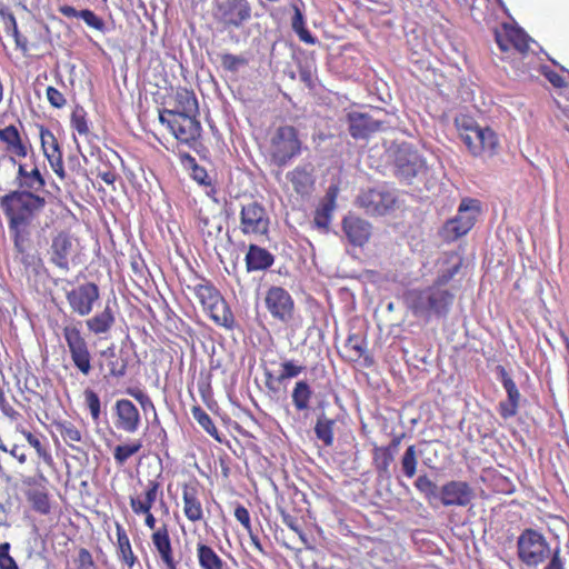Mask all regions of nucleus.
<instances>
[{"label": "nucleus", "mask_w": 569, "mask_h": 569, "mask_svg": "<svg viewBox=\"0 0 569 569\" xmlns=\"http://www.w3.org/2000/svg\"><path fill=\"white\" fill-rule=\"evenodd\" d=\"M17 187L0 198V208L6 219L37 221L48 204L46 187L30 174L19 181Z\"/></svg>", "instance_id": "obj_1"}, {"label": "nucleus", "mask_w": 569, "mask_h": 569, "mask_svg": "<svg viewBox=\"0 0 569 569\" xmlns=\"http://www.w3.org/2000/svg\"><path fill=\"white\" fill-rule=\"evenodd\" d=\"M453 124L471 157L487 160L498 154L500 139L492 128L481 126L472 117L462 113L455 117Z\"/></svg>", "instance_id": "obj_2"}, {"label": "nucleus", "mask_w": 569, "mask_h": 569, "mask_svg": "<svg viewBox=\"0 0 569 569\" xmlns=\"http://www.w3.org/2000/svg\"><path fill=\"white\" fill-rule=\"evenodd\" d=\"M455 301V293L446 288L429 286L412 290L407 295V302L413 315L426 320L445 319Z\"/></svg>", "instance_id": "obj_3"}, {"label": "nucleus", "mask_w": 569, "mask_h": 569, "mask_svg": "<svg viewBox=\"0 0 569 569\" xmlns=\"http://www.w3.org/2000/svg\"><path fill=\"white\" fill-rule=\"evenodd\" d=\"M211 14L223 29H239L251 20L249 0H212Z\"/></svg>", "instance_id": "obj_4"}, {"label": "nucleus", "mask_w": 569, "mask_h": 569, "mask_svg": "<svg viewBox=\"0 0 569 569\" xmlns=\"http://www.w3.org/2000/svg\"><path fill=\"white\" fill-rule=\"evenodd\" d=\"M517 552L521 562L537 567L549 558L551 549L540 531L527 528L517 539Z\"/></svg>", "instance_id": "obj_5"}, {"label": "nucleus", "mask_w": 569, "mask_h": 569, "mask_svg": "<svg viewBox=\"0 0 569 569\" xmlns=\"http://www.w3.org/2000/svg\"><path fill=\"white\" fill-rule=\"evenodd\" d=\"M398 190L388 184H379L363 190L358 197V204L367 213L372 216H385L398 207Z\"/></svg>", "instance_id": "obj_6"}, {"label": "nucleus", "mask_w": 569, "mask_h": 569, "mask_svg": "<svg viewBox=\"0 0 569 569\" xmlns=\"http://www.w3.org/2000/svg\"><path fill=\"white\" fill-rule=\"evenodd\" d=\"M301 151V141L292 126L279 127L270 140V157L274 164L283 167Z\"/></svg>", "instance_id": "obj_7"}, {"label": "nucleus", "mask_w": 569, "mask_h": 569, "mask_svg": "<svg viewBox=\"0 0 569 569\" xmlns=\"http://www.w3.org/2000/svg\"><path fill=\"white\" fill-rule=\"evenodd\" d=\"M193 292L202 307L210 311V316L217 325L228 329L233 327V315L213 286L208 282L198 283L193 287Z\"/></svg>", "instance_id": "obj_8"}, {"label": "nucleus", "mask_w": 569, "mask_h": 569, "mask_svg": "<svg viewBox=\"0 0 569 569\" xmlns=\"http://www.w3.org/2000/svg\"><path fill=\"white\" fill-rule=\"evenodd\" d=\"M62 332L74 367L83 376H89L92 370V357L88 342L82 336L80 328L78 325L71 322L63 327Z\"/></svg>", "instance_id": "obj_9"}, {"label": "nucleus", "mask_w": 569, "mask_h": 569, "mask_svg": "<svg viewBox=\"0 0 569 569\" xmlns=\"http://www.w3.org/2000/svg\"><path fill=\"white\" fill-rule=\"evenodd\" d=\"M396 176L406 183L422 178L427 172V163L416 150L408 146L401 147L395 158Z\"/></svg>", "instance_id": "obj_10"}, {"label": "nucleus", "mask_w": 569, "mask_h": 569, "mask_svg": "<svg viewBox=\"0 0 569 569\" xmlns=\"http://www.w3.org/2000/svg\"><path fill=\"white\" fill-rule=\"evenodd\" d=\"M479 201L476 199H462L458 207L457 216L445 223L443 230L452 239L465 236L473 227L479 214Z\"/></svg>", "instance_id": "obj_11"}, {"label": "nucleus", "mask_w": 569, "mask_h": 569, "mask_svg": "<svg viewBox=\"0 0 569 569\" xmlns=\"http://www.w3.org/2000/svg\"><path fill=\"white\" fill-rule=\"evenodd\" d=\"M270 219L266 208L250 201L242 204L240 211V230L243 234L264 236L268 233Z\"/></svg>", "instance_id": "obj_12"}, {"label": "nucleus", "mask_w": 569, "mask_h": 569, "mask_svg": "<svg viewBox=\"0 0 569 569\" xmlns=\"http://www.w3.org/2000/svg\"><path fill=\"white\" fill-rule=\"evenodd\" d=\"M9 232L13 241V248L19 260L26 267L34 264L37 257L30 252L31 227L34 221L7 220Z\"/></svg>", "instance_id": "obj_13"}, {"label": "nucleus", "mask_w": 569, "mask_h": 569, "mask_svg": "<svg viewBox=\"0 0 569 569\" xmlns=\"http://www.w3.org/2000/svg\"><path fill=\"white\" fill-rule=\"evenodd\" d=\"M67 301L72 312L80 317L90 315L94 303L100 298V291L96 283H82L66 293Z\"/></svg>", "instance_id": "obj_14"}, {"label": "nucleus", "mask_w": 569, "mask_h": 569, "mask_svg": "<svg viewBox=\"0 0 569 569\" xmlns=\"http://www.w3.org/2000/svg\"><path fill=\"white\" fill-rule=\"evenodd\" d=\"M264 303L271 316L287 323L292 319L295 303L287 290L281 287H271L264 298Z\"/></svg>", "instance_id": "obj_15"}, {"label": "nucleus", "mask_w": 569, "mask_h": 569, "mask_svg": "<svg viewBox=\"0 0 569 569\" xmlns=\"http://www.w3.org/2000/svg\"><path fill=\"white\" fill-rule=\"evenodd\" d=\"M438 500L445 507H467L472 501L473 489L466 481L451 480L440 487Z\"/></svg>", "instance_id": "obj_16"}, {"label": "nucleus", "mask_w": 569, "mask_h": 569, "mask_svg": "<svg viewBox=\"0 0 569 569\" xmlns=\"http://www.w3.org/2000/svg\"><path fill=\"white\" fill-rule=\"evenodd\" d=\"M114 426L118 430L134 433L141 425V415L136 405L128 399H118L113 407Z\"/></svg>", "instance_id": "obj_17"}, {"label": "nucleus", "mask_w": 569, "mask_h": 569, "mask_svg": "<svg viewBox=\"0 0 569 569\" xmlns=\"http://www.w3.org/2000/svg\"><path fill=\"white\" fill-rule=\"evenodd\" d=\"M169 129L172 134L184 143L196 141L201 134V124L198 114H169Z\"/></svg>", "instance_id": "obj_18"}, {"label": "nucleus", "mask_w": 569, "mask_h": 569, "mask_svg": "<svg viewBox=\"0 0 569 569\" xmlns=\"http://www.w3.org/2000/svg\"><path fill=\"white\" fill-rule=\"evenodd\" d=\"M73 251V241L71 236L66 231L58 232L50 246V261L63 271H69V257Z\"/></svg>", "instance_id": "obj_19"}, {"label": "nucleus", "mask_w": 569, "mask_h": 569, "mask_svg": "<svg viewBox=\"0 0 569 569\" xmlns=\"http://www.w3.org/2000/svg\"><path fill=\"white\" fill-rule=\"evenodd\" d=\"M353 519L339 518L336 531L338 535L337 550L335 553L341 558H347L350 566L352 565L353 542L356 536L353 535Z\"/></svg>", "instance_id": "obj_20"}, {"label": "nucleus", "mask_w": 569, "mask_h": 569, "mask_svg": "<svg viewBox=\"0 0 569 569\" xmlns=\"http://www.w3.org/2000/svg\"><path fill=\"white\" fill-rule=\"evenodd\" d=\"M274 262V257L264 248L250 244L246 254V267L249 272L266 270Z\"/></svg>", "instance_id": "obj_21"}, {"label": "nucleus", "mask_w": 569, "mask_h": 569, "mask_svg": "<svg viewBox=\"0 0 569 569\" xmlns=\"http://www.w3.org/2000/svg\"><path fill=\"white\" fill-rule=\"evenodd\" d=\"M114 323L116 317L109 303L106 305L101 312L86 320L88 330L96 336L107 335Z\"/></svg>", "instance_id": "obj_22"}, {"label": "nucleus", "mask_w": 569, "mask_h": 569, "mask_svg": "<svg viewBox=\"0 0 569 569\" xmlns=\"http://www.w3.org/2000/svg\"><path fill=\"white\" fill-rule=\"evenodd\" d=\"M176 107L169 114H199L198 100L193 91L179 88L174 94Z\"/></svg>", "instance_id": "obj_23"}, {"label": "nucleus", "mask_w": 569, "mask_h": 569, "mask_svg": "<svg viewBox=\"0 0 569 569\" xmlns=\"http://www.w3.org/2000/svg\"><path fill=\"white\" fill-rule=\"evenodd\" d=\"M117 540L119 560L127 565L128 569H134L136 567L142 569L137 556L132 551L126 530L119 523L117 525Z\"/></svg>", "instance_id": "obj_24"}, {"label": "nucleus", "mask_w": 569, "mask_h": 569, "mask_svg": "<svg viewBox=\"0 0 569 569\" xmlns=\"http://www.w3.org/2000/svg\"><path fill=\"white\" fill-rule=\"evenodd\" d=\"M182 500L186 517L192 522L200 521L203 518V510L197 496V489L194 487L184 486Z\"/></svg>", "instance_id": "obj_25"}, {"label": "nucleus", "mask_w": 569, "mask_h": 569, "mask_svg": "<svg viewBox=\"0 0 569 569\" xmlns=\"http://www.w3.org/2000/svg\"><path fill=\"white\" fill-rule=\"evenodd\" d=\"M0 141L6 143L7 151L14 156L24 158L28 153L18 129L12 124L0 129Z\"/></svg>", "instance_id": "obj_26"}, {"label": "nucleus", "mask_w": 569, "mask_h": 569, "mask_svg": "<svg viewBox=\"0 0 569 569\" xmlns=\"http://www.w3.org/2000/svg\"><path fill=\"white\" fill-rule=\"evenodd\" d=\"M40 140L43 153L47 157L50 166L54 168L56 164H60V156H62V153L54 134L49 129L41 127Z\"/></svg>", "instance_id": "obj_27"}, {"label": "nucleus", "mask_w": 569, "mask_h": 569, "mask_svg": "<svg viewBox=\"0 0 569 569\" xmlns=\"http://www.w3.org/2000/svg\"><path fill=\"white\" fill-rule=\"evenodd\" d=\"M160 490V483L154 480H149L147 485V491L143 499L130 498V506L134 513H148L152 505L156 502Z\"/></svg>", "instance_id": "obj_28"}, {"label": "nucleus", "mask_w": 569, "mask_h": 569, "mask_svg": "<svg viewBox=\"0 0 569 569\" xmlns=\"http://www.w3.org/2000/svg\"><path fill=\"white\" fill-rule=\"evenodd\" d=\"M197 558L201 569H224L226 562L219 555L204 543L197 545Z\"/></svg>", "instance_id": "obj_29"}, {"label": "nucleus", "mask_w": 569, "mask_h": 569, "mask_svg": "<svg viewBox=\"0 0 569 569\" xmlns=\"http://www.w3.org/2000/svg\"><path fill=\"white\" fill-rule=\"evenodd\" d=\"M151 540L162 561L173 558V550L167 526L157 529L152 533Z\"/></svg>", "instance_id": "obj_30"}, {"label": "nucleus", "mask_w": 569, "mask_h": 569, "mask_svg": "<svg viewBox=\"0 0 569 569\" xmlns=\"http://www.w3.org/2000/svg\"><path fill=\"white\" fill-rule=\"evenodd\" d=\"M288 179L296 192L301 194L307 193L313 183L311 172L307 167H297L288 173Z\"/></svg>", "instance_id": "obj_31"}, {"label": "nucleus", "mask_w": 569, "mask_h": 569, "mask_svg": "<svg viewBox=\"0 0 569 569\" xmlns=\"http://www.w3.org/2000/svg\"><path fill=\"white\" fill-rule=\"evenodd\" d=\"M413 486L430 505L438 500L440 488L428 475H419Z\"/></svg>", "instance_id": "obj_32"}, {"label": "nucleus", "mask_w": 569, "mask_h": 569, "mask_svg": "<svg viewBox=\"0 0 569 569\" xmlns=\"http://www.w3.org/2000/svg\"><path fill=\"white\" fill-rule=\"evenodd\" d=\"M335 209V196L328 192L327 198L320 203L315 214V224L318 228H327L330 223L331 213Z\"/></svg>", "instance_id": "obj_33"}, {"label": "nucleus", "mask_w": 569, "mask_h": 569, "mask_svg": "<svg viewBox=\"0 0 569 569\" xmlns=\"http://www.w3.org/2000/svg\"><path fill=\"white\" fill-rule=\"evenodd\" d=\"M57 430L60 432L63 441L74 450L79 448L74 445L76 442L82 441L81 431L70 421H62L57 423Z\"/></svg>", "instance_id": "obj_34"}, {"label": "nucleus", "mask_w": 569, "mask_h": 569, "mask_svg": "<svg viewBox=\"0 0 569 569\" xmlns=\"http://www.w3.org/2000/svg\"><path fill=\"white\" fill-rule=\"evenodd\" d=\"M496 370L498 375V380L501 382L503 389L507 392V400L519 403L521 397L520 392L515 381L507 372L506 368L502 366H498Z\"/></svg>", "instance_id": "obj_35"}, {"label": "nucleus", "mask_w": 569, "mask_h": 569, "mask_svg": "<svg viewBox=\"0 0 569 569\" xmlns=\"http://www.w3.org/2000/svg\"><path fill=\"white\" fill-rule=\"evenodd\" d=\"M311 389L309 385L301 380L296 383V387L292 391V402L298 410H305L309 407V401L311 398Z\"/></svg>", "instance_id": "obj_36"}, {"label": "nucleus", "mask_w": 569, "mask_h": 569, "mask_svg": "<svg viewBox=\"0 0 569 569\" xmlns=\"http://www.w3.org/2000/svg\"><path fill=\"white\" fill-rule=\"evenodd\" d=\"M28 499L37 512L41 515H48L50 512L49 497L46 491L32 489L28 492Z\"/></svg>", "instance_id": "obj_37"}, {"label": "nucleus", "mask_w": 569, "mask_h": 569, "mask_svg": "<svg viewBox=\"0 0 569 569\" xmlns=\"http://www.w3.org/2000/svg\"><path fill=\"white\" fill-rule=\"evenodd\" d=\"M192 416L194 420L216 440L221 441L219 438L218 429L216 428L210 416L200 407H194L192 409Z\"/></svg>", "instance_id": "obj_38"}, {"label": "nucleus", "mask_w": 569, "mask_h": 569, "mask_svg": "<svg viewBox=\"0 0 569 569\" xmlns=\"http://www.w3.org/2000/svg\"><path fill=\"white\" fill-rule=\"evenodd\" d=\"M417 451L416 446L411 445L409 446L402 458H401V468L402 472L407 478H412L416 475L417 471Z\"/></svg>", "instance_id": "obj_39"}, {"label": "nucleus", "mask_w": 569, "mask_h": 569, "mask_svg": "<svg viewBox=\"0 0 569 569\" xmlns=\"http://www.w3.org/2000/svg\"><path fill=\"white\" fill-rule=\"evenodd\" d=\"M142 448V442L136 440L130 445H121L114 448L113 457L119 465H123L131 456Z\"/></svg>", "instance_id": "obj_40"}, {"label": "nucleus", "mask_w": 569, "mask_h": 569, "mask_svg": "<svg viewBox=\"0 0 569 569\" xmlns=\"http://www.w3.org/2000/svg\"><path fill=\"white\" fill-rule=\"evenodd\" d=\"M393 455L389 449L377 448L375 450V463L380 475L388 473L389 467L393 461Z\"/></svg>", "instance_id": "obj_41"}, {"label": "nucleus", "mask_w": 569, "mask_h": 569, "mask_svg": "<svg viewBox=\"0 0 569 569\" xmlns=\"http://www.w3.org/2000/svg\"><path fill=\"white\" fill-rule=\"evenodd\" d=\"M220 63L222 68L230 72H237L241 67L248 63L247 59L242 56H236L232 53L219 54Z\"/></svg>", "instance_id": "obj_42"}, {"label": "nucleus", "mask_w": 569, "mask_h": 569, "mask_svg": "<svg viewBox=\"0 0 569 569\" xmlns=\"http://www.w3.org/2000/svg\"><path fill=\"white\" fill-rule=\"evenodd\" d=\"M108 376L111 378L120 379L126 376L128 368V359L123 357H116L107 361Z\"/></svg>", "instance_id": "obj_43"}, {"label": "nucleus", "mask_w": 569, "mask_h": 569, "mask_svg": "<svg viewBox=\"0 0 569 569\" xmlns=\"http://www.w3.org/2000/svg\"><path fill=\"white\" fill-rule=\"evenodd\" d=\"M84 402L90 410L91 417L94 421H98L101 413V405L99 396L91 389H86L83 392Z\"/></svg>", "instance_id": "obj_44"}, {"label": "nucleus", "mask_w": 569, "mask_h": 569, "mask_svg": "<svg viewBox=\"0 0 569 569\" xmlns=\"http://www.w3.org/2000/svg\"><path fill=\"white\" fill-rule=\"evenodd\" d=\"M509 38L515 48L521 53L527 52L530 49V42H533V40L521 29H517L511 32Z\"/></svg>", "instance_id": "obj_45"}, {"label": "nucleus", "mask_w": 569, "mask_h": 569, "mask_svg": "<svg viewBox=\"0 0 569 569\" xmlns=\"http://www.w3.org/2000/svg\"><path fill=\"white\" fill-rule=\"evenodd\" d=\"M71 124L79 134H88L89 126L86 119V111L82 107H76L71 114Z\"/></svg>", "instance_id": "obj_46"}, {"label": "nucleus", "mask_w": 569, "mask_h": 569, "mask_svg": "<svg viewBox=\"0 0 569 569\" xmlns=\"http://www.w3.org/2000/svg\"><path fill=\"white\" fill-rule=\"evenodd\" d=\"M80 19H82L90 28L100 32H106L104 21L89 9L80 10Z\"/></svg>", "instance_id": "obj_47"}, {"label": "nucleus", "mask_w": 569, "mask_h": 569, "mask_svg": "<svg viewBox=\"0 0 569 569\" xmlns=\"http://www.w3.org/2000/svg\"><path fill=\"white\" fill-rule=\"evenodd\" d=\"M24 436H26V439H27L28 443L30 446H32L37 450L38 456L40 458H42V460L46 463L50 465L52 462V457L48 452V450L42 446V443L39 440V438L33 436L31 432H24Z\"/></svg>", "instance_id": "obj_48"}, {"label": "nucleus", "mask_w": 569, "mask_h": 569, "mask_svg": "<svg viewBox=\"0 0 569 569\" xmlns=\"http://www.w3.org/2000/svg\"><path fill=\"white\" fill-rule=\"evenodd\" d=\"M189 162L191 167V176L193 180H196L199 184L209 186L211 183L210 178L208 176L207 170L203 167H200L194 158L189 157Z\"/></svg>", "instance_id": "obj_49"}, {"label": "nucleus", "mask_w": 569, "mask_h": 569, "mask_svg": "<svg viewBox=\"0 0 569 569\" xmlns=\"http://www.w3.org/2000/svg\"><path fill=\"white\" fill-rule=\"evenodd\" d=\"M10 543L0 545V569H19L14 559L9 555Z\"/></svg>", "instance_id": "obj_50"}, {"label": "nucleus", "mask_w": 569, "mask_h": 569, "mask_svg": "<svg viewBox=\"0 0 569 569\" xmlns=\"http://www.w3.org/2000/svg\"><path fill=\"white\" fill-rule=\"evenodd\" d=\"M303 370V367L296 365L292 361H286L281 363V372L278 377V380L281 382L286 379L295 378L300 375Z\"/></svg>", "instance_id": "obj_51"}, {"label": "nucleus", "mask_w": 569, "mask_h": 569, "mask_svg": "<svg viewBox=\"0 0 569 569\" xmlns=\"http://www.w3.org/2000/svg\"><path fill=\"white\" fill-rule=\"evenodd\" d=\"M459 263H456L445 270H441L431 286L443 288L458 272Z\"/></svg>", "instance_id": "obj_52"}, {"label": "nucleus", "mask_w": 569, "mask_h": 569, "mask_svg": "<svg viewBox=\"0 0 569 569\" xmlns=\"http://www.w3.org/2000/svg\"><path fill=\"white\" fill-rule=\"evenodd\" d=\"M353 351H356V345L353 343V336L350 335L347 338L343 346L338 349V352L341 356V358L343 360L350 362L352 367H353V361H355Z\"/></svg>", "instance_id": "obj_53"}, {"label": "nucleus", "mask_w": 569, "mask_h": 569, "mask_svg": "<svg viewBox=\"0 0 569 569\" xmlns=\"http://www.w3.org/2000/svg\"><path fill=\"white\" fill-rule=\"evenodd\" d=\"M47 99L52 107L59 109L62 108L67 102L64 96L54 87L47 88Z\"/></svg>", "instance_id": "obj_54"}, {"label": "nucleus", "mask_w": 569, "mask_h": 569, "mask_svg": "<svg viewBox=\"0 0 569 569\" xmlns=\"http://www.w3.org/2000/svg\"><path fill=\"white\" fill-rule=\"evenodd\" d=\"M343 231L351 247L348 248L347 251L351 252V250H353L356 247V226L352 219L346 218L343 220Z\"/></svg>", "instance_id": "obj_55"}, {"label": "nucleus", "mask_w": 569, "mask_h": 569, "mask_svg": "<svg viewBox=\"0 0 569 569\" xmlns=\"http://www.w3.org/2000/svg\"><path fill=\"white\" fill-rule=\"evenodd\" d=\"M385 87H386V83L380 80V81H375L372 84V88L371 87L368 88V92H369L371 102H373V101L385 102L386 101V98L382 92L385 90Z\"/></svg>", "instance_id": "obj_56"}, {"label": "nucleus", "mask_w": 569, "mask_h": 569, "mask_svg": "<svg viewBox=\"0 0 569 569\" xmlns=\"http://www.w3.org/2000/svg\"><path fill=\"white\" fill-rule=\"evenodd\" d=\"M519 403L512 402L510 400L501 401L499 403V413L502 418L509 419L517 415Z\"/></svg>", "instance_id": "obj_57"}, {"label": "nucleus", "mask_w": 569, "mask_h": 569, "mask_svg": "<svg viewBox=\"0 0 569 569\" xmlns=\"http://www.w3.org/2000/svg\"><path fill=\"white\" fill-rule=\"evenodd\" d=\"M234 517L244 527L248 533H251V522L248 509L239 505L234 510Z\"/></svg>", "instance_id": "obj_58"}, {"label": "nucleus", "mask_w": 569, "mask_h": 569, "mask_svg": "<svg viewBox=\"0 0 569 569\" xmlns=\"http://www.w3.org/2000/svg\"><path fill=\"white\" fill-rule=\"evenodd\" d=\"M78 569H97L91 553L84 548L78 555Z\"/></svg>", "instance_id": "obj_59"}, {"label": "nucleus", "mask_w": 569, "mask_h": 569, "mask_svg": "<svg viewBox=\"0 0 569 569\" xmlns=\"http://www.w3.org/2000/svg\"><path fill=\"white\" fill-rule=\"evenodd\" d=\"M541 72L553 87L563 88L566 86L563 78L549 67H542Z\"/></svg>", "instance_id": "obj_60"}, {"label": "nucleus", "mask_w": 569, "mask_h": 569, "mask_svg": "<svg viewBox=\"0 0 569 569\" xmlns=\"http://www.w3.org/2000/svg\"><path fill=\"white\" fill-rule=\"evenodd\" d=\"M371 234V224L365 220L358 219V247L368 241Z\"/></svg>", "instance_id": "obj_61"}, {"label": "nucleus", "mask_w": 569, "mask_h": 569, "mask_svg": "<svg viewBox=\"0 0 569 569\" xmlns=\"http://www.w3.org/2000/svg\"><path fill=\"white\" fill-rule=\"evenodd\" d=\"M316 433L326 445H330L332 441V432L329 423L318 422L316 426Z\"/></svg>", "instance_id": "obj_62"}, {"label": "nucleus", "mask_w": 569, "mask_h": 569, "mask_svg": "<svg viewBox=\"0 0 569 569\" xmlns=\"http://www.w3.org/2000/svg\"><path fill=\"white\" fill-rule=\"evenodd\" d=\"M551 557L543 569H565V561L560 557V548L551 551Z\"/></svg>", "instance_id": "obj_63"}, {"label": "nucleus", "mask_w": 569, "mask_h": 569, "mask_svg": "<svg viewBox=\"0 0 569 569\" xmlns=\"http://www.w3.org/2000/svg\"><path fill=\"white\" fill-rule=\"evenodd\" d=\"M0 449L2 451L9 452L12 457H14L20 463H24L27 461V455L24 448L22 446L13 445L10 450L6 448V446L1 445Z\"/></svg>", "instance_id": "obj_64"}]
</instances>
